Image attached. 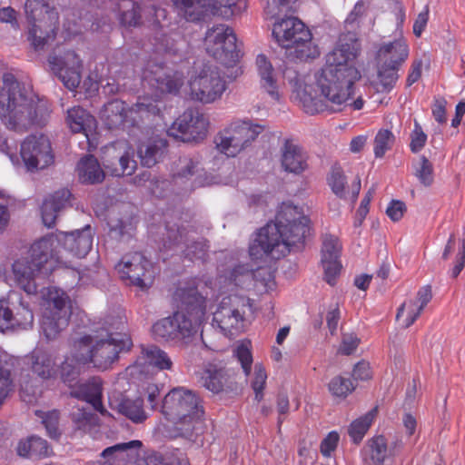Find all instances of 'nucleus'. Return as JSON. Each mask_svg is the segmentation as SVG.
<instances>
[{"mask_svg":"<svg viewBox=\"0 0 465 465\" xmlns=\"http://www.w3.org/2000/svg\"><path fill=\"white\" fill-rule=\"evenodd\" d=\"M358 50L353 44L344 43L326 55L324 66L315 74L313 92L311 86H303L296 79L293 84L294 98L303 111L311 115L341 112L354 94V84L361 73L354 61Z\"/></svg>","mask_w":465,"mask_h":465,"instance_id":"nucleus-1","label":"nucleus"},{"mask_svg":"<svg viewBox=\"0 0 465 465\" xmlns=\"http://www.w3.org/2000/svg\"><path fill=\"white\" fill-rule=\"evenodd\" d=\"M93 246L90 225L71 232H59L35 241L29 249V256L15 261L12 271L17 285L27 294H35V276H47L59 267L70 266L69 255L83 258Z\"/></svg>","mask_w":465,"mask_h":465,"instance_id":"nucleus-2","label":"nucleus"},{"mask_svg":"<svg viewBox=\"0 0 465 465\" xmlns=\"http://www.w3.org/2000/svg\"><path fill=\"white\" fill-rule=\"evenodd\" d=\"M311 230L310 219L297 207L283 203L275 216L274 223L261 228L249 247L252 259L270 256L279 260L292 252H300Z\"/></svg>","mask_w":465,"mask_h":465,"instance_id":"nucleus-3","label":"nucleus"},{"mask_svg":"<svg viewBox=\"0 0 465 465\" xmlns=\"http://www.w3.org/2000/svg\"><path fill=\"white\" fill-rule=\"evenodd\" d=\"M47 108L33 100L11 74L3 75L0 88V119L10 130L24 131L43 124Z\"/></svg>","mask_w":465,"mask_h":465,"instance_id":"nucleus-4","label":"nucleus"},{"mask_svg":"<svg viewBox=\"0 0 465 465\" xmlns=\"http://www.w3.org/2000/svg\"><path fill=\"white\" fill-rule=\"evenodd\" d=\"M133 346L129 335L114 332L109 328L95 331L74 341V348L81 351L79 361L91 364L101 371L111 369L119 359V354L128 351Z\"/></svg>","mask_w":465,"mask_h":465,"instance_id":"nucleus-5","label":"nucleus"},{"mask_svg":"<svg viewBox=\"0 0 465 465\" xmlns=\"http://www.w3.org/2000/svg\"><path fill=\"white\" fill-rule=\"evenodd\" d=\"M162 413L173 421L181 437L191 439L202 429L203 407L200 397L183 387L171 390L163 398Z\"/></svg>","mask_w":465,"mask_h":465,"instance_id":"nucleus-6","label":"nucleus"},{"mask_svg":"<svg viewBox=\"0 0 465 465\" xmlns=\"http://www.w3.org/2000/svg\"><path fill=\"white\" fill-rule=\"evenodd\" d=\"M156 117H161L159 102L148 97L139 98L132 106L122 100L113 99L101 111V119L111 130L136 126Z\"/></svg>","mask_w":465,"mask_h":465,"instance_id":"nucleus-7","label":"nucleus"},{"mask_svg":"<svg viewBox=\"0 0 465 465\" xmlns=\"http://www.w3.org/2000/svg\"><path fill=\"white\" fill-rule=\"evenodd\" d=\"M272 36L282 48L293 49L295 57L300 60L319 55L318 48L312 43L310 29L297 17L289 16L274 23Z\"/></svg>","mask_w":465,"mask_h":465,"instance_id":"nucleus-8","label":"nucleus"},{"mask_svg":"<svg viewBox=\"0 0 465 465\" xmlns=\"http://www.w3.org/2000/svg\"><path fill=\"white\" fill-rule=\"evenodd\" d=\"M25 9L32 25L28 39L35 50H41L56 36L58 14L46 0H26Z\"/></svg>","mask_w":465,"mask_h":465,"instance_id":"nucleus-9","label":"nucleus"},{"mask_svg":"<svg viewBox=\"0 0 465 465\" xmlns=\"http://www.w3.org/2000/svg\"><path fill=\"white\" fill-rule=\"evenodd\" d=\"M69 296L60 289L47 292L40 329L47 341L55 340L69 324L72 313Z\"/></svg>","mask_w":465,"mask_h":465,"instance_id":"nucleus-10","label":"nucleus"},{"mask_svg":"<svg viewBox=\"0 0 465 465\" xmlns=\"http://www.w3.org/2000/svg\"><path fill=\"white\" fill-rule=\"evenodd\" d=\"M237 38L232 28L225 24L209 27L203 38L206 53L226 67H232L240 58Z\"/></svg>","mask_w":465,"mask_h":465,"instance_id":"nucleus-11","label":"nucleus"},{"mask_svg":"<svg viewBox=\"0 0 465 465\" xmlns=\"http://www.w3.org/2000/svg\"><path fill=\"white\" fill-rule=\"evenodd\" d=\"M189 86L193 100L209 104L222 99L227 89V83L218 67L204 65L199 74L190 80Z\"/></svg>","mask_w":465,"mask_h":465,"instance_id":"nucleus-12","label":"nucleus"},{"mask_svg":"<svg viewBox=\"0 0 465 465\" xmlns=\"http://www.w3.org/2000/svg\"><path fill=\"white\" fill-rule=\"evenodd\" d=\"M173 302L176 312H182L199 327L206 313L207 301L198 290L196 278L179 282L173 294Z\"/></svg>","mask_w":465,"mask_h":465,"instance_id":"nucleus-13","label":"nucleus"},{"mask_svg":"<svg viewBox=\"0 0 465 465\" xmlns=\"http://www.w3.org/2000/svg\"><path fill=\"white\" fill-rule=\"evenodd\" d=\"M120 278L129 284L147 291L153 283L154 270L153 263L139 252L126 253L116 264Z\"/></svg>","mask_w":465,"mask_h":465,"instance_id":"nucleus-14","label":"nucleus"},{"mask_svg":"<svg viewBox=\"0 0 465 465\" xmlns=\"http://www.w3.org/2000/svg\"><path fill=\"white\" fill-rule=\"evenodd\" d=\"M20 155L30 172L45 169L54 161L51 142L43 134L26 136L21 143Z\"/></svg>","mask_w":465,"mask_h":465,"instance_id":"nucleus-15","label":"nucleus"},{"mask_svg":"<svg viewBox=\"0 0 465 465\" xmlns=\"http://www.w3.org/2000/svg\"><path fill=\"white\" fill-rule=\"evenodd\" d=\"M209 122L197 109L185 110L173 123L168 134L183 142L203 140L208 132Z\"/></svg>","mask_w":465,"mask_h":465,"instance_id":"nucleus-16","label":"nucleus"},{"mask_svg":"<svg viewBox=\"0 0 465 465\" xmlns=\"http://www.w3.org/2000/svg\"><path fill=\"white\" fill-rule=\"evenodd\" d=\"M167 241L164 247L172 249L173 247H181L182 252L190 260L203 259L207 252V242L203 239L201 241H191L190 234L195 232L193 226L190 224L171 225L166 223Z\"/></svg>","mask_w":465,"mask_h":465,"instance_id":"nucleus-17","label":"nucleus"},{"mask_svg":"<svg viewBox=\"0 0 465 465\" xmlns=\"http://www.w3.org/2000/svg\"><path fill=\"white\" fill-rule=\"evenodd\" d=\"M198 327L193 320L187 319L182 312H174L172 316L156 322L153 327V334L164 341H184L197 332Z\"/></svg>","mask_w":465,"mask_h":465,"instance_id":"nucleus-18","label":"nucleus"},{"mask_svg":"<svg viewBox=\"0 0 465 465\" xmlns=\"http://www.w3.org/2000/svg\"><path fill=\"white\" fill-rule=\"evenodd\" d=\"M200 382L214 394L232 391L236 386L235 371L228 368L223 361L213 360L203 365Z\"/></svg>","mask_w":465,"mask_h":465,"instance_id":"nucleus-19","label":"nucleus"},{"mask_svg":"<svg viewBox=\"0 0 465 465\" xmlns=\"http://www.w3.org/2000/svg\"><path fill=\"white\" fill-rule=\"evenodd\" d=\"M143 81L162 94H176L183 84L184 75L163 64H148L143 73Z\"/></svg>","mask_w":465,"mask_h":465,"instance_id":"nucleus-20","label":"nucleus"},{"mask_svg":"<svg viewBox=\"0 0 465 465\" xmlns=\"http://www.w3.org/2000/svg\"><path fill=\"white\" fill-rule=\"evenodd\" d=\"M48 61L52 71L66 88L73 91L79 86L83 63L74 51L68 50L61 55H51Z\"/></svg>","mask_w":465,"mask_h":465,"instance_id":"nucleus-21","label":"nucleus"},{"mask_svg":"<svg viewBox=\"0 0 465 465\" xmlns=\"http://www.w3.org/2000/svg\"><path fill=\"white\" fill-rule=\"evenodd\" d=\"M213 321L224 336L235 335L243 330L244 312L239 310L236 299L224 297L213 312Z\"/></svg>","mask_w":465,"mask_h":465,"instance_id":"nucleus-22","label":"nucleus"},{"mask_svg":"<svg viewBox=\"0 0 465 465\" xmlns=\"http://www.w3.org/2000/svg\"><path fill=\"white\" fill-rule=\"evenodd\" d=\"M103 164L111 175L116 177L131 175L136 169L133 152L127 150L122 143H114L105 147Z\"/></svg>","mask_w":465,"mask_h":465,"instance_id":"nucleus-23","label":"nucleus"},{"mask_svg":"<svg viewBox=\"0 0 465 465\" xmlns=\"http://www.w3.org/2000/svg\"><path fill=\"white\" fill-rule=\"evenodd\" d=\"M70 395L91 404L103 416L108 414L102 401L103 381L100 377H92L84 383H76L71 388Z\"/></svg>","mask_w":465,"mask_h":465,"instance_id":"nucleus-24","label":"nucleus"},{"mask_svg":"<svg viewBox=\"0 0 465 465\" xmlns=\"http://www.w3.org/2000/svg\"><path fill=\"white\" fill-rule=\"evenodd\" d=\"M409 56V45L404 38L395 39L380 45L376 54L377 64L400 68Z\"/></svg>","mask_w":465,"mask_h":465,"instance_id":"nucleus-25","label":"nucleus"},{"mask_svg":"<svg viewBox=\"0 0 465 465\" xmlns=\"http://www.w3.org/2000/svg\"><path fill=\"white\" fill-rule=\"evenodd\" d=\"M432 298L431 288L429 285L421 287L417 293V300H410L401 304L398 309L396 319L403 318L402 324L405 328L412 325L420 317L423 309Z\"/></svg>","mask_w":465,"mask_h":465,"instance_id":"nucleus-26","label":"nucleus"},{"mask_svg":"<svg viewBox=\"0 0 465 465\" xmlns=\"http://www.w3.org/2000/svg\"><path fill=\"white\" fill-rule=\"evenodd\" d=\"M281 153V163L284 171L299 174L307 169V155L293 140L285 139Z\"/></svg>","mask_w":465,"mask_h":465,"instance_id":"nucleus-27","label":"nucleus"},{"mask_svg":"<svg viewBox=\"0 0 465 465\" xmlns=\"http://www.w3.org/2000/svg\"><path fill=\"white\" fill-rule=\"evenodd\" d=\"M235 140L242 143L244 150L266 129L264 124L253 123L250 119H235L228 125Z\"/></svg>","mask_w":465,"mask_h":465,"instance_id":"nucleus-28","label":"nucleus"},{"mask_svg":"<svg viewBox=\"0 0 465 465\" xmlns=\"http://www.w3.org/2000/svg\"><path fill=\"white\" fill-rule=\"evenodd\" d=\"M256 67L261 88L268 94L271 99L279 102L281 94L272 63L264 54H260L256 57Z\"/></svg>","mask_w":465,"mask_h":465,"instance_id":"nucleus-29","label":"nucleus"},{"mask_svg":"<svg viewBox=\"0 0 465 465\" xmlns=\"http://www.w3.org/2000/svg\"><path fill=\"white\" fill-rule=\"evenodd\" d=\"M31 371L42 380L57 378V366L54 357L48 351L37 349L29 355Z\"/></svg>","mask_w":465,"mask_h":465,"instance_id":"nucleus-30","label":"nucleus"},{"mask_svg":"<svg viewBox=\"0 0 465 465\" xmlns=\"http://www.w3.org/2000/svg\"><path fill=\"white\" fill-rule=\"evenodd\" d=\"M66 124L74 134H84L89 140V133L96 127L95 118L81 106H74L67 110Z\"/></svg>","mask_w":465,"mask_h":465,"instance_id":"nucleus-31","label":"nucleus"},{"mask_svg":"<svg viewBox=\"0 0 465 465\" xmlns=\"http://www.w3.org/2000/svg\"><path fill=\"white\" fill-rule=\"evenodd\" d=\"M361 455L368 465H383L386 459L391 456V452L386 438L383 435H377L367 440Z\"/></svg>","mask_w":465,"mask_h":465,"instance_id":"nucleus-32","label":"nucleus"},{"mask_svg":"<svg viewBox=\"0 0 465 465\" xmlns=\"http://www.w3.org/2000/svg\"><path fill=\"white\" fill-rule=\"evenodd\" d=\"M81 351L74 348L72 344V352L64 357L63 362L57 367V377L70 389L78 381L81 374L83 361H79Z\"/></svg>","mask_w":465,"mask_h":465,"instance_id":"nucleus-33","label":"nucleus"},{"mask_svg":"<svg viewBox=\"0 0 465 465\" xmlns=\"http://www.w3.org/2000/svg\"><path fill=\"white\" fill-rule=\"evenodd\" d=\"M168 143L163 138H153L138 146V156L143 166L151 168L155 165L166 152Z\"/></svg>","mask_w":465,"mask_h":465,"instance_id":"nucleus-34","label":"nucleus"},{"mask_svg":"<svg viewBox=\"0 0 465 465\" xmlns=\"http://www.w3.org/2000/svg\"><path fill=\"white\" fill-rule=\"evenodd\" d=\"M145 363L159 371L171 370L173 367V361L169 355L155 345L143 347L141 357H139L132 368L138 369Z\"/></svg>","mask_w":465,"mask_h":465,"instance_id":"nucleus-35","label":"nucleus"},{"mask_svg":"<svg viewBox=\"0 0 465 465\" xmlns=\"http://www.w3.org/2000/svg\"><path fill=\"white\" fill-rule=\"evenodd\" d=\"M76 170L79 180L83 183H100L104 179V172L98 160L92 154L82 157L77 163Z\"/></svg>","mask_w":465,"mask_h":465,"instance_id":"nucleus-36","label":"nucleus"},{"mask_svg":"<svg viewBox=\"0 0 465 465\" xmlns=\"http://www.w3.org/2000/svg\"><path fill=\"white\" fill-rule=\"evenodd\" d=\"M17 453L25 458L41 459L50 456L52 449L45 440L38 436H31L25 440L19 441Z\"/></svg>","mask_w":465,"mask_h":465,"instance_id":"nucleus-37","label":"nucleus"},{"mask_svg":"<svg viewBox=\"0 0 465 465\" xmlns=\"http://www.w3.org/2000/svg\"><path fill=\"white\" fill-rule=\"evenodd\" d=\"M117 411L134 423H143L148 418L143 408V400L140 397L135 399L124 398L118 403Z\"/></svg>","mask_w":465,"mask_h":465,"instance_id":"nucleus-38","label":"nucleus"},{"mask_svg":"<svg viewBox=\"0 0 465 465\" xmlns=\"http://www.w3.org/2000/svg\"><path fill=\"white\" fill-rule=\"evenodd\" d=\"M70 419L75 430L84 432L91 431L99 424L98 416L90 408L79 405L73 407L70 412Z\"/></svg>","mask_w":465,"mask_h":465,"instance_id":"nucleus-39","label":"nucleus"},{"mask_svg":"<svg viewBox=\"0 0 465 465\" xmlns=\"http://www.w3.org/2000/svg\"><path fill=\"white\" fill-rule=\"evenodd\" d=\"M214 143L217 151L227 157H235L244 150L242 143L235 140L227 126L215 135Z\"/></svg>","mask_w":465,"mask_h":465,"instance_id":"nucleus-40","label":"nucleus"},{"mask_svg":"<svg viewBox=\"0 0 465 465\" xmlns=\"http://www.w3.org/2000/svg\"><path fill=\"white\" fill-rule=\"evenodd\" d=\"M175 8L183 13L187 21L198 22L207 11L208 0H172Z\"/></svg>","mask_w":465,"mask_h":465,"instance_id":"nucleus-41","label":"nucleus"},{"mask_svg":"<svg viewBox=\"0 0 465 465\" xmlns=\"http://www.w3.org/2000/svg\"><path fill=\"white\" fill-rule=\"evenodd\" d=\"M12 368L13 362L9 355L5 352H0V406L4 403L10 391H13Z\"/></svg>","mask_w":465,"mask_h":465,"instance_id":"nucleus-42","label":"nucleus"},{"mask_svg":"<svg viewBox=\"0 0 465 465\" xmlns=\"http://www.w3.org/2000/svg\"><path fill=\"white\" fill-rule=\"evenodd\" d=\"M108 224L110 226V236L119 242L129 240L136 228L133 217L111 220Z\"/></svg>","mask_w":465,"mask_h":465,"instance_id":"nucleus-43","label":"nucleus"},{"mask_svg":"<svg viewBox=\"0 0 465 465\" xmlns=\"http://www.w3.org/2000/svg\"><path fill=\"white\" fill-rule=\"evenodd\" d=\"M377 413V408L372 409L365 415L354 420L348 430V433L354 443H360L371 427Z\"/></svg>","mask_w":465,"mask_h":465,"instance_id":"nucleus-44","label":"nucleus"},{"mask_svg":"<svg viewBox=\"0 0 465 465\" xmlns=\"http://www.w3.org/2000/svg\"><path fill=\"white\" fill-rule=\"evenodd\" d=\"M119 9H124L120 14V23L124 26H138L141 25V5L134 0H123Z\"/></svg>","mask_w":465,"mask_h":465,"instance_id":"nucleus-45","label":"nucleus"},{"mask_svg":"<svg viewBox=\"0 0 465 465\" xmlns=\"http://www.w3.org/2000/svg\"><path fill=\"white\" fill-rule=\"evenodd\" d=\"M377 65H378V81H379L378 91L379 92L391 91L394 88V86L399 79L398 71L400 68H398L396 66L386 65V64H377Z\"/></svg>","mask_w":465,"mask_h":465,"instance_id":"nucleus-46","label":"nucleus"},{"mask_svg":"<svg viewBox=\"0 0 465 465\" xmlns=\"http://www.w3.org/2000/svg\"><path fill=\"white\" fill-rule=\"evenodd\" d=\"M232 354L241 364L245 377H248L251 374L253 363L251 341H242L235 346Z\"/></svg>","mask_w":465,"mask_h":465,"instance_id":"nucleus-47","label":"nucleus"},{"mask_svg":"<svg viewBox=\"0 0 465 465\" xmlns=\"http://www.w3.org/2000/svg\"><path fill=\"white\" fill-rule=\"evenodd\" d=\"M200 162L190 156H182L173 162L172 173L173 178H189L199 170Z\"/></svg>","mask_w":465,"mask_h":465,"instance_id":"nucleus-48","label":"nucleus"},{"mask_svg":"<svg viewBox=\"0 0 465 465\" xmlns=\"http://www.w3.org/2000/svg\"><path fill=\"white\" fill-rule=\"evenodd\" d=\"M327 183L336 196L341 199L345 198L347 181L341 165L334 164L331 166L327 176Z\"/></svg>","mask_w":465,"mask_h":465,"instance_id":"nucleus-49","label":"nucleus"},{"mask_svg":"<svg viewBox=\"0 0 465 465\" xmlns=\"http://www.w3.org/2000/svg\"><path fill=\"white\" fill-rule=\"evenodd\" d=\"M35 416L42 420V423L44 424L47 434L52 439H58L61 435V432L58 428L60 413L56 410L44 411L41 410H36L35 411Z\"/></svg>","mask_w":465,"mask_h":465,"instance_id":"nucleus-50","label":"nucleus"},{"mask_svg":"<svg viewBox=\"0 0 465 465\" xmlns=\"http://www.w3.org/2000/svg\"><path fill=\"white\" fill-rule=\"evenodd\" d=\"M328 389L333 397L345 399L355 390V385L351 379L339 375L330 381Z\"/></svg>","mask_w":465,"mask_h":465,"instance_id":"nucleus-51","label":"nucleus"},{"mask_svg":"<svg viewBox=\"0 0 465 465\" xmlns=\"http://www.w3.org/2000/svg\"><path fill=\"white\" fill-rule=\"evenodd\" d=\"M395 143V135L388 129H381L374 138L373 153L376 158H381L386 152L391 150Z\"/></svg>","mask_w":465,"mask_h":465,"instance_id":"nucleus-52","label":"nucleus"},{"mask_svg":"<svg viewBox=\"0 0 465 465\" xmlns=\"http://www.w3.org/2000/svg\"><path fill=\"white\" fill-rule=\"evenodd\" d=\"M341 243L333 235H325L322 247V262L340 261Z\"/></svg>","mask_w":465,"mask_h":465,"instance_id":"nucleus-53","label":"nucleus"},{"mask_svg":"<svg viewBox=\"0 0 465 465\" xmlns=\"http://www.w3.org/2000/svg\"><path fill=\"white\" fill-rule=\"evenodd\" d=\"M414 175L424 186H430L433 183V166L429 159L421 155L420 161L413 164Z\"/></svg>","mask_w":465,"mask_h":465,"instance_id":"nucleus-54","label":"nucleus"},{"mask_svg":"<svg viewBox=\"0 0 465 465\" xmlns=\"http://www.w3.org/2000/svg\"><path fill=\"white\" fill-rule=\"evenodd\" d=\"M266 381L267 373L264 366L262 363H256L254 365V373L251 387L254 391V400L258 402L262 401L263 399Z\"/></svg>","mask_w":465,"mask_h":465,"instance_id":"nucleus-55","label":"nucleus"},{"mask_svg":"<svg viewBox=\"0 0 465 465\" xmlns=\"http://www.w3.org/2000/svg\"><path fill=\"white\" fill-rule=\"evenodd\" d=\"M239 3H241V0H208L207 10L210 8L225 15L228 13L233 15L241 10V6H238Z\"/></svg>","mask_w":465,"mask_h":465,"instance_id":"nucleus-56","label":"nucleus"},{"mask_svg":"<svg viewBox=\"0 0 465 465\" xmlns=\"http://www.w3.org/2000/svg\"><path fill=\"white\" fill-rule=\"evenodd\" d=\"M253 276L254 273L252 269H251L247 264H237L231 270L228 279L235 285H241L246 280L253 278Z\"/></svg>","mask_w":465,"mask_h":465,"instance_id":"nucleus-57","label":"nucleus"},{"mask_svg":"<svg viewBox=\"0 0 465 465\" xmlns=\"http://www.w3.org/2000/svg\"><path fill=\"white\" fill-rule=\"evenodd\" d=\"M155 49L158 53L165 54L175 55L178 53L176 40L172 35H161L156 37Z\"/></svg>","mask_w":465,"mask_h":465,"instance_id":"nucleus-58","label":"nucleus"},{"mask_svg":"<svg viewBox=\"0 0 465 465\" xmlns=\"http://www.w3.org/2000/svg\"><path fill=\"white\" fill-rule=\"evenodd\" d=\"M427 134L423 132L421 126L415 121L414 129L411 134L410 149L412 153H419L426 144Z\"/></svg>","mask_w":465,"mask_h":465,"instance_id":"nucleus-59","label":"nucleus"},{"mask_svg":"<svg viewBox=\"0 0 465 465\" xmlns=\"http://www.w3.org/2000/svg\"><path fill=\"white\" fill-rule=\"evenodd\" d=\"M72 198V193L68 189H61L54 192L52 195H50L45 200L50 202L54 207L59 212L66 206L70 205V200Z\"/></svg>","mask_w":465,"mask_h":465,"instance_id":"nucleus-60","label":"nucleus"},{"mask_svg":"<svg viewBox=\"0 0 465 465\" xmlns=\"http://www.w3.org/2000/svg\"><path fill=\"white\" fill-rule=\"evenodd\" d=\"M34 322L33 312L22 303L15 314V327L22 329L31 328Z\"/></svg>","mask_w":465,"mask_h":465,"instance_id":"nucleus-61","label":"nucleus"},{"mask_svg":"<svg viewBox=\"0 0 465 465\" xmlns=\"http://www.w3.org/2000/svg\"><path fill=\"white\" fill-rule=\"evenodd\" d=\"M201 339L207 349L213 351H223V345L220 342L223 337L217 331L213 330L202 331Z\"/></svg>","mask_w":465,"mask_h":465,"instance_id":"nucleus-62","label":"nucleus"},{"mask_svg":"<svg viewBox=\"0 0 465 465\" xmlns=\"http://www.w3.org/2000/svg\"><path fill=\"white\" fill-rule=\"evenodd\" d=\"M340 441V435L337 431H330L327 436L322 440L320 450L323 457L329 458L331 453L336 450Z\"/></svg>","mask_w":465,"mask_h":465,"instance_id":"nucleus-63","label":"nucleus"},{"mask_svg":"<svg viewBox=\"0 0 465 465\" xmlns=\"http://www.w3.org/2000/svg\"><path fill=\"white\" fill-rule=\"evenodd\" d=\"M324 269V279L331 286L335 285L336 280L341 270V261L322 262Z\"/></svg>","mask_w":465,"mask_h":465,"instance_id":"nucleus-64","label":"nucleus"}]
</instances>
